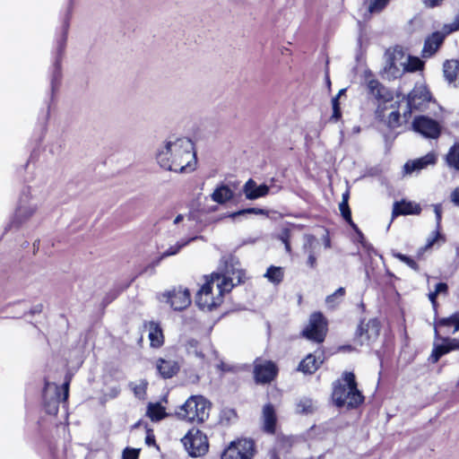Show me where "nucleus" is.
<instances>
[{
    "label": "nucleus",
    "instance_id": "nucleus-1",
    "mask_svg": "<svg viewBox=\"0 0 459 459\" xmlns=\"http://www.w3.org/2000/svg\"><path fill=\"white\" fill-rule=\"evenodd\" d=\"M245 273L242 270L225 265L223 271L214 273L196 294V305L201 309L212 310L222 302L223 294L242 282Z\"/></svg>",
    "mask_w": 459,
    "mask_h": 459
},
{
    "label": "nucleus",
    "instance_id": "nucleus-2",
    "mask_svg": "<svg viewBox=\"0 0 459 459\" xmlns=\"http://www.w3.org/2000/svg\"><path fill=\"white\" fill-rule=\"evenodd\" d=\"M159 165L167 170L189 173L195 169L194 143L188 138L168 140L157 152Z\"/></svg>",
    "mask_w": 459,
    "mask_h": 459
},
{
    "label": "nucleus",
    "instance_id": "nucleus-3",
    "mask_svg": "<svg viewBox=\"0 0 459 459\" xmlns=\"http://www.w3.org/2000/svg\"><path fill=\"white\" fill-rule=\"evenodd\" d=\"M332 398L339 408L352 409L363 403L364 396L357 388L353 373L345 372L342 379L333 383Z\"/></svg>",
    "mask_w": 459,
    "mask_h": 459
},
{
    "label": "nucleus",
    "instance_id": "nucleus-4",
    "mask_svg": "<svg viewBox=\"0 0 459 459\" xmlns=\"http://www.w3.org/2000/svg\"><path fill=\"white\" fill-rule=\"evenodd\" d=\"M211 403L202 395H192L177 411L178 418L189 422L201 423L208 419Z\"/></svg>",
    "mask_w": 459,
    "mask_h": 459
},
{
    "label": "nucleus",
    "instance_id": "nucleus-5",
    "mask_svg": "<svg viewBox=\"0 0 459 459\" xmlns=\"http://www.w3.org/2000/svg\"><path fill=\"white\" fill-rule=\"evenodd\" d=\"M38 207V202L32 198L30 195V188H24L20 196L14 216L9 224V228H19L25 224L35 214Z\"/></svg>",
    "mask_w": 459,
    "mask_h": 459
},
{
    "label": "nucleus",
    "instance_id": "nucleus-6",
    "mask_svg": "<svg viewBox=\"0 0 459 459\" xmlns=\"http://www.w3.org/2000/svg\"><path fill=\"white\" fill-rule=\"evenodd\" d=\"M181 442L191 457L204 455L209 449L206 435L197 429H191L182 437Z\"/></svg>",
    "mask_w": 459,
    "mask_h": 459
},
{
    "label": "nucleus",
    "instance_id": "nucleus-7",
    "mask_svg": "<svg viewBox=\"0 0 459 459\" xmlns=\"http://www.w3.org/2000/svg\"><path fill=\"white\" fill-rule=\"evenodd\" d=\"M431 101V95L423 84H416L406 97V110L404 117L410 115L412 110H424Z\"/></svg>",
    "mask_w": 459,
    "mask_h": 459
},
{
    "label": "nucleus",
    "instance_id": "nucleus-8",
    "mask_svg": "<svg viewBox=\"0 0 459 459\" xmlns=\"http://www.w3.org/2000/svg\"><path fill=\"white\" fill-rule=\"evenodd\" d=\"M457 351H459V338L443 337L435 329L433 349L429 357L432 363H437L444 355Z\"/></svg>",
    "mask_w": 459,
    "mask_h": 459
},
{
    "label": "nucleus",
    "instance_id": "nucleus-9",
    "mask_svg": "<svg viewBox=\"0 0 459 459\" xmlns=\"http://www.w3.org/2000/svg\"><path fill=\"white\" fill-rule=\"evenodd\" d=\"M255 454V444L251 439L232 441L222 452L221 459H252Z\"/></svg>",
    "mask_w": 459,
    "mask_h": 459
},
{
    "label": "nucleus",
    "instance_id": "nucleus-10",
    "mask_svg": "<svg viewBox=\"0 0 459 459\" xmlns=\"http://www.w3.org/2000/svg\"><path fill=\"white\" fill-rule=\"evenodd\" d=\"M327 331V324L319 312L313 313L310 316L308 325L303 330L302 334L304 337L316 342H322L325 340Z\"/></svg>",
    "mask_w": 459,
    "mask_h": 459
},
{
    "label": "nucleus",
    "instance_id": "nucleus-11",
    "mask_svg": "<svg viewBox=\"0 0 459 459\" xmlns=\"http://www.w3.org/2000/svg\"><path fill=\"white\" fill-rule=\"evenodd\" d=\"M386 60L384 67V74L388 80H393L400 77L403 72L406 71L403 60V54L401 49L394 48L388 50L385 54Z\"/></svg>",
    "mask_w": 459,
    "mask_h": 459
},
{
    "label": "nucleus",
    "instance_id": "nucleus-12",
    "mask_svg": "<svg viewBox=\"0 0 459 459\" xmlns=\"http://www.w3.org/2000/svg\"><path fill=\"white\" fill-rule=\"evenodd\" d=\"M69 28V22L66 19L63 24L62 34L56 39V56L53 65V71L51 74V91L54 92L58 89V85L61 79V56L65 48L67 31Z\"/></svg>",
    "mask_w": 459,
    "mask_h": 459
},
{
    "label": "nucleus",
    "instance_id": "nucleus-13",
    "mask_svg": "<svg viewBox=\"0 0 459 459\" xmlns=\"http://www.w3.org/2000/svg\"><path fill=\"white\" fill-rule=\"evenodd\" d=\"M412 128L425 138L437 139L441 134L442 126L427 116H418L413 119Z\"/></svg>",
    "mask_w": 459,
    "mask_h": 459
},
{
    "label": "nucleus",
    "instance_id": "nucleus-14",
    "mask_svg": "<svg viewBox=\"0 0 459 459\" xmlns=\"http://www.w3.org/2000/svg\"><path fill=\"white\" fill-rule=\"evenodd\" d=\"M277 372L278 368L273 361L261 359L255 360L254 375L256 383H270L276 377Z\"/></svg>",
    "mask_w": 459,
    "mask_h": 459
},
{
    "label": "nucleus",
    "instance_id": "nucleus-15",
    "mask_svg": "<svg viewBox=\"0 0 459 459\" xmlns=\"http://www.w3.org/2000/svg\"><path fill=\"white\" fill-rule=\"evenodd\" d=\"M380 326L377 319L373 318L368 322H361L356 333V339L360 345L369 344L379 335Z\"/></svg>",
    "mask_w": 459,
    "mask_h": 459
},
{
    "label": "nucleus",
    "instance_id": "nucleus-16",
    "mask_svg": "<svg viewBox=\"0 0 459 459\" xmlns=\"http://www.w3.org/2000/svg\"><path fill=\"white\" fill-rule=\"evenodd\" d=\"M437 157L434 152L427 153L425 156L408 160L403 166V174L411 175L412 173H420L422 169L429 166H434L437 163Z\"/></svg>",
    "mask_w": 459,
    "mask_h": 459
},
{
    "label": "nucleus",
    "instance_id": "nucleus-17",
    "mask_svg": "<svg viewBox=\"0 0 459 459\" xmlns=\"http://www.w3.org/2000/svg\"><path fill=\"white\" fill-rule=\"evenodd\" d=\"M164 297H166V302L169 303L174 310H183L191 303L189 290L181 287L169 291L167 294H164Z\"/></svg>",
    "mask_w": 459,
    "mask_h": 459
},
{
    "label": "nucleus",
    "instance_id": "nucleus-18",
    "mask_svg": "<svg viewBox=\"0 0 459 459\" xmlns=\"http://www.w3.org/2000/svg\"><path fill=\"white\" fill-rule=\"evenodd\" d=\"M368 90L379 104H385L393 100L392 92L377 80L371 79L368 82Z\"/></svg>",
    "mask_w": 459,
    "mask_h": 459
},
{
    "label": "nucleus",
    "instance_id": "nucleus-19",
    "mask_svg": "<svg viewBox=\"0 0 459 459\" xmlns=\"http://www.w3.org/2000/svg\"><path fill=\"white\" fill-rule=\"evenodd\" d=\"M242 190L247 200H255L267 195L269 186L264 184L258 186L255 180L250 178L245 183Z\"/></svg>",
    "mask_w": 459,
    "mask_h": 459
},
{
    "label": "nucleus",
    "instance_id": "nucleus-20",
    "mask_svg": "<svg viewBox=\"0 0 459 459\" xmlns=\"http://www.w3.org/2000/svg\"><path fill=\"white\" fill-rule=\"evenodd\" d=\"M446 35V32L436 31L428 37L422 49V56L425 58L432 56L443 43Z\"/></svg>",
    "mask_w": 459,
    "mask_h": 459
},
{
    "label": "nucleus",
    "instance_id": "nucleus-21",
    "mask_svg": "<svg viewBox=\"0 0 459 459\" xmlns=\"http://www.w3.org/2000/svg\"><path fill=\"white\" fill-rule=\"evenodd\" d=\"M263 429L269 434H274L277 416L275 408L272 403H266L262 410Z\"/></svg>",
    "mask_w": 459,
    "mask_h": 459
},
{
    "label": "nucleus",
    "instance_id": "nucleus-22",
    "mask_svg": "<svg viewBox=\"0 0 459 459\" xmlns=\"http://www.w3.org/2000/svg\"><path fill=\"white\" fill-rule=\"evenodd\" d=\"M445 79L455 88H459V61L447 60L443 65Z\"/></svg>",
    "mask_w": 459,
    "mask_h": 459
},
{
    "label": "nucleus",
    "instance_id": "nucleus-23",
    "mask_svg": "<svg viewBox=\"0 0 459 459\" xmlns=\"http://www.w3.org/2000/svg\"><path fill=\"white\" fill-rule=\"evenodd\" d=\"M421 208L414 202L401 201L395 202L393 208V217L398 215L420 214Z\"/></svg>",
    "mask_w": 459,
    "mask_h": 459
},
{
    "label": "nucleus",
    "instance_id": "nucleus-24",
    "mask_svg": "<svg viewBox=\"0 0 459 459\" xmlns=\"http://www.w3.org/2000/svg\"><path fill=\"white\" fill-rule=\"evenodd\" d=\"M156 368L163 378H170L179 370L178 363L172 359H160L157 360Z\"/></svg>",
    "mask_w": 459,
    "mask_h": 459
},
{
    "label": "nucleus",
    "instance_id": "nucleus-25",
    "mask_svg": "<svg viewBox=\"0 0 459 459\" xmlns=\"http://www.w3.org/2000/svg\"><path fill=\"white\" fill-rule=\"evenodd\" d=\"M198 238L199 237H193V238H189L187 239H181V240L178 241L175 245L170 246L167 250H165L160 255V257L153 260L150 266L152 268H154L155 266L160 264V263L161 262L162 259L177 255L184 247L187 246L190 242L195 240Z\"/></svg>",
    "mask_w": 459,
    "mask_h": 459
},
{
    "label": "nucleus",
    "instance_id": "nucleus-26",
    "mask_svg": "<svg viewBox=\"0 0 459 459\" xmlns=\"http://www.w3.org/2000/svg\"><path fill=\"white\" fill-rule=\"evenodd\" d=\"M149 339L151 342V346L154 348H159L163 344L164 337L162 333V330L159 324L155 322H150L149 324Z\"/></svg>",
    "mask_w": 459,
    "mask_h": 459
},
{
    "label": "nucleus",
    "instance_id": "nucleus-27",
    "mask_svg": "<svg viewBox=\"0 0 459 459\" xmlns=\"http://www.w3.org/2000/svg\"><path fill=\"white\" fill-rule=\"evenodd\" d=\"M316 238L313 236H308L306 244L304 245V249L307 252V264L310 268H316Z\"/></svg>",
    "mask_w": 459,
    "mask_h": 459
},
{
    "label": "nucleus",
    "instance_id": "nucleus-28",
    "mask_svg": "<svg viewBox=\"0 0 459 459\" xmlns=\"http://www.w3.org/2000/svg\"><path fill=\"white\" fill-rule=\"evenodd\" d=\"M317 408L316 402L308 397H302L299 400L296 406V411L300 414H312Z\"/></svg>",
    "mask_w": 459,
    "mask_h": 459
},
{
    "label": "nucleus",
    "instance_id": "nucleus-29",
    "mask_svg": "<svg viewBox=\"0 0 459 459\" xmlns=\"http://www.w3.org/2000/svg\"><path fill=\"white\" fill-rule=\"evenodd\" d=\"M321 364L315 356L308 354L299 365V370L305 374H313Z\"/></svg>",
    "mask_w": 459,
    "mask_h": 459
},
{
    "label": "nucleus",
    "instance_id": "nucleus-30",
    "mask_svg": "<svg viewBox=\"0 0 459 459\" xmlns=\"http://www.w3.org/2000/svg\"><path fill=\"white\" fill-rule=\"evenodd\" d=\"M233 193L227 186L217 187L212 194V200L218 204H224L232 198Z\"/></svg>",
    "mask_w": 459,
    "mask_h": 459
},
{
    "label": "nucleus",
    "instance_id": "nucleus-31",
    "mask_svg": "<svg viewBox=\"0 0 459 459\" xmlns=\"http://www.w3.org/2000/svg\"><path fill=\"white\" fill-rule=\"evenodd\" d=\"M147 416L152 421H159L167 416L165 408L160 403H150L147 407Z\"/></svg>",
    "mask_w": 459,
    "mask_h": 459
},
{
    "label": "nucleus",
    "instance_id": "nucleus-32",
    "mask_svg": "<svg viewBox=\"0 0 459 459\" xmlns=\"http://www.w3.org/2000/svg\"><path fill=\"white\" fill-rule=\"evenodd\" d=\"M186 352L189 356H193L195 358H197L199 359H204V354L203 352L202 348L200 347L199 342L195 339H189L187 340L184 344Z\"/></svg>",
    "mask_w": 459,
    "mask_h": 459
},
{
    "label": "nucleus",
    "instance_id": "nucleus-33",
    "mask_svg": "<svg viewBox=\"0 0 459 459\" xmlns=\"http://www.w3.org/2000/svg\"><path fill=\"white\" fill-rule=\"evenodd\" d=\"M270 282L279 284L282 281L284 271L282 267L271 265L264 275Z\"/></svg>",
    "mask_w": 459,
    "mask_h": 459
},
{
    "label": "nucleus",
    "instance_id": "nucleus-34",
    "mask_svg": "<svg viewBox=\"0 0 459 459\" xmlns=\"http://www.w3.org/2000/svg\"><path fill=\"white\" fill-rule=\"evenodd\" d=\"M446 161L448 167L459 170V143H455L450 147L446 155Z\"/></svg>",
    "mask_w": 459,
    "mask_h": 459
},
{
    "label": "nucleus",
    "instance_id": "nucleus-35",
    "mask_svg": "<svg viewBox=\"0 0 459 459\" xmlns=\"http://www.w3.org/2000/svg\"><path fill=\"white\" fill-rule=\"evenodd\" d=\"M247 214H255V215H266L268 216V211L261 208H247L242 209L238 212H230L225 217L231 218L234 221H237L240 217H244Z\"/></svg>",
    "mask_w": 459,
    "mask_h": 459
},
{
    "label": "nucleus",
    "instance_id": "nucleus-36",
    "mask_svg": "<svg viewBox=\"0 0 459 459\" xmlns=\"http://www.w3.org/2000/svg\"><path fill=\"white\" fill-rule=\"evenodd\" d=\"M345 295V289L343 287L338 288L333 294L325 298V303L329 307L333 308L336 307Z\"/></svg>",
    "mask_w": 459,
    "mask_h": 459
},
{
    "label": "nucleus",
    "instance_id": "nucleus-37",
    "mask_svg": "<svg viewBox=\"0 0 459 459\" xmlns=\"http://www.w3.org/2000/svg\"><path fill=\"white\" fill-rule=\"evenodd\" d=\"M344 91H345L344 89L340 90L338 94L334 98H333V100H332L333 115H332L330 119L332 121H333V122L338 121L341 118V117H342L339 98H340V96L342 94H343Z\"/></svg>",
    "mask_w": 459,
    "mask_h": 459
},
{
    "label": "nucleus",
    "instance_id": "nucleus-38",
    "mask_svg": "<svg viewBox=\"0 0 459 459\" xmlns=\"http://www.w3.org/2000/svg\"><path fill=\"white\" fill-rule=\"evenodd\" d=\"M423 65V62L419 57L408 56L404 67L408 72H415L421 70Z\"/></svg>",
    "mask_w": 459,
    "mask_h": 459
},
{
    "label": "nucleus",
    "instance_id": "nucleus-39",
    "mask_svg": "<svg viewBox=\"0 0 459 459\" xmlns=\"http://www.w3.org/2000/svg\"><path fill=\"white\" fill-rule=\"evenodd\" d=\"M340 212L342 213V216L343 219L353 228L356 229L357 226L353 223L351 220V212L349 208L348 200L344 199L342 201V203L339 205Z\"/></svg>",
    "mask_w": 459,
    "mask_h": 459
},
{
    "label": "nucleus",
    "instance_id": "nucleus-40",
    "mask_svg": "<svg viewBox=\"0 0 459 459\" xmlns=\"http://www.w3.org/2000/svg\"><path fill=\"white\" fill-rule=\"evenodd\" d=\"M438 240H442V242H445V237L440 234V230H436L431 233V235L428 238L426 245L421 248L422 250H427L434 246L436 242Z\"/></svg>",
    "mask_w": 459,
    "mask_h": 459
},
{
    "label": "nucleus",
    "instance_id": "nucleus-41",
    "mask_svg": "<svg viewBox=\"0 0 459 459\" xmlns=\"http://www.w3.org/2000/svg\"><path fill=\"white\" fill-rule=\"evenodd\" d=\"M147 382L141 380L138 384H131L132 390L134 395L139 399H143L146 394Z\"/></svg>",
    "mask_w": 459,
    "mask_h": 459
},
{
    "label": "nucleus",
    "instance_id": "nucleus-42",
    "mask_svg": "<svg viewBox=\"0 0 459 459\" xmlns=\"http://www.w3.org/2000/svg\"><path fill=\"white\" fill-rule=\"evenodd\" d=\"M455 323V313L447 317H442L435 321L434 330L441 327H452Z\"/></svg>",
    "mask_w": 459,
    "mask_h": 459
},
{
    "label": "nucleus",
    "instance_id": "nucleus-43",
    "mask_svg": "<svg viewBox=\"0 0 459 459\" xmlns=\"http://www.w3.org/2000/svg\"><path fill=\"white\" fill-rule=\"evenodd\" d=\"M393 255L394 257L398 258L400 261H402L404 264H406L410 268L413 269L414 271H418L419 270L418 264L412 258H411L410 256H407V255H403L401 253H395V252H393Z\"/></svg>",
    "mask_w": 459,
    "mask_h": 459
},
{
    "label": "nucleus",
    "instance_id": "nucleus-44",
    "mask_svg": "<svg viewBox=\"0 0 459 459\" xmlns=\"http://www.w3.org/2000/svg\"><path fill=\"white\" fill-rule=\"evenodd\" d=\"M389 0H370L368 5L369 13H378L381 12L385 5L388 4Z\"/></svg>",
    "mask_w": 459,
    "mask_h": 459
},
{
    "label": "nucleus",
    "instance_id": "nucleus-45",
    "mask_svg": "<svg viewBox=\"0 0 459 459\" xmlns=\"http://www.w3.org/2000/svg\"><path fill=\"white\" fill-rule=\"evenodd\" d=\"M400 112L398 110L392 111L387 118V126L390 128H395L400 126Z\"/></svg>",
    "mask_w": 459,
    "mask_h": 459
},
{
    "label": "nucleus",
    "instance_id": "nucleus-46",
    "mask_svg": "<svg viewBox=\"0 0 459 459\" xmlns=\"http://www.w3.org/2000/svg\"><path fill=\"white\" fill-rule=\"evenodd\" d=\"M139 453V449L126 447L123 451L122 459H138Z\"/></svg>",
    "mask_w": 459,
    "mask_h": 459
},
{
    "label": "nucleus",
    "instance_id": "nucleus-47",
    "mask_svg": "<svg viewBox=\"0 0 459 459\" xmlns=\"http://www.w3.org/2000/svg\"><path fill=\"white\" fill-rule=\"evenodd\" d=\"M55 389L56 391L57 397L54 400L53 403L52 404H48V406L47 408V411L49 414H56V413H57V411H58L57 403H58L59 400L61 399L60 394H59V391H58V387L55 386Z\"/></svg>",
    "mask_w": 459,
    "mask_h": 459
},
{
    "label": "nucleus",
    "instance_id": "nucleus-48",
    "mask_svg": "<svg viewBox=\"0 0 459 459\" xmlns=\"http://www.w3.org/2000/svg\"><path fill=\"white\" fill-rule=\"evenodd\" d=\"M433 210L436 215V228L440 230L441 227V220H442V206L439 204L433 205Z\"/></svg>",
    "mask_w": 459,
    "mask_h": 459
},
{
    "label": "nucleus",
    "instance_id": "nucleus-49",
    "mask_svg": "<svg viewBox=\"0 0 459 459\" xmlns=\"http://www.w3.org/2000/svg\"><path fill=\"white\" fill-rule=\"evenodd\" d=\"M444 30L446 34L459 30V16H456L452 23L445 25Z\"/></svg>",
    "mask_w": 459,
    "mask_h": 459
},
{
    "label": "nucleus",
    "instance_id": "nucleus-50",
    "mask_svg": "<svg viewBox=\"0 0 459 459\" xmlns=\"http://www.w3.org/2000/svg\"><path fill=\"white\" fill-rule=\"evenodd\" d=\"M217 368L221 371V372H233L236 370V367L235 366H231V365H229V364H226L222 361H221Z\"/></svg>",
    "mask_w": 459,
    "mask_h": 459
},
{
    "label": "nucleus",
    "instance_id": "nucleus-51",
    "mask_svg": "<svg viewBox=\"0 0 459 459\" xmlns=\"http://www.w3.org/2000/svg\"><path fill=\"white\" fill-rule=\"evenodd\" d=\"M447 290H448V286L446 283L445 282H439L436 285L435 287V292L437 294H441V293H444V294H446L447 293Z\"/></svg>",
    "mask_w": 459,
    "mask_h": 459
},
{
    "label": "nucleus",
    "instance_id": "nucleus-52",
    "mask_svg": "<svg viewBox=\"0 0 459 459\" xmlns=\"http://www.w3.org/2000/svg\"><path fill=\"white\" fill-rule=\"evenodd\" d=\"M452 203L459 207V186L451 194Z\"/></svg>",
    "mask_w": 459,
    "mask_h": 459
},
{
    "label": "nucleus",
    "instance_id": "nucleus-53",
    "mask_svg": "<svg viewBox=\"0 0 459 459\" xmlns=\"http://www.w3.org/2000/svg\"><path fill=\"white\" fill-rule=\"evenodd\" d=\"M437 295L438 294H437L435 291L429 293V299L430 300L435 312H437Z\"/></svg>",
    "mask_w": 459,
    "mask_h": 459
},
{
    "label": "nucleus",
    "instance_id": "nucleus-54",
    "mask_svg": "<svg viewBox=\"0 0 459 459\" xmlns=\"http://www.w3.org/2000/svg\"><path fill=\"white\" fill-rule=\"evenodd\" d=\"M428 7H435L439 5L444 0H422Z\"/></svg>",
    "mask_w": 459,
    "mask_h": 459
},
{
    "label": "nucleus",
    "instance_id": "nucleus-55",
    "mask_svg": "<svg viewBox=\"0 0 459 459\" xmlns=\"http://www.w3.org/2000/svg\"><path fill=\"white\" fill-rule=\"evenodd\" d=\"M62 388L64 390V394H63L62 400L66 401L68 398V394H69V382L68 381L65 382L62 385Z\"/></svg>",
    "mask_w": 459,
    "mask_h": 459
},
{
    "label": "nucleus",
    "instance_id": "nucleus-56",
    "mask_svg": "<svg viewBox=\"0 0 459 459\" xmlns=\"http://www.w3.org/2000/svg\"><path fill=\"white\" fill-rule=\"evenodd\" d=\"M454 330L452 331V333H455L457 331H459V313H455V323L453 324Z\"/></svg>",
    "mask_w": 459,
    "mask_h": 459
},
{
    "label": "nucleus",
    "instance_id": "nucleus-57",
    "mask_svg": "<svg viewBox=\"0 0 459 459\" xmlns=\"http://www.w3.org/2000/svg\"><path fill=\"white\" fill-rule=\"evenodd\" d=\"M145 443L148 445V446H152V445H154L155 444V437H154V435L152 434V433H148L146 437H145Z\"/></svg>",
    "mask_w": 459,
    "mask_h": 459
},
{
    "label": "nucleus",
    "instance_id": "nucleus-58",
    "mask_svg": "<svg viewBox=\"0 0 459 459\" xmlns=\"http://www.w3.org/2000/svg\"><path fill=\"white\" fill-rule=\"evenodd\" d=\"M42 305L39 304V305H37L34 307V308L30 311L31 314H35V313H40L41 310H42Z\"/></svg>",
    "mask_w": 459,
    "mask_h": 459
},
{
    "label": "nucleus",
    "instance_id": "nucleus-59",
    "mask_svg": "<svg viewBox=\"0 0 459 459\" xmlns=\"http://www.w3.org/2000/svg\"><path fill=\"white\" fill-rule=\"evenodd\" d=\"M184 220V216L182 214H178L175 220H174V224H178L179 222H181L182 221Z\"/></svg>",
    "mask_w": 459,
    "mask_h": 459
},
{
    "label": "nucleus",
    "instance_id": "nucleus-60",
    "mask_svg": "<svg viewBox=\"0 0 459 459\" xmlns=\"http://www.w3.org/2000/svg\"><path fill=\"white\" fill-rule=\"evenodd\" d=\"M282 241L284 242V245H285V248L288 252L290 251V243L288 242L287 239H285L284 238H282Z\"/></svg>",
    "mask_w": 459,
    "mask_h": 459
},
{
    "label": "nucleus",
    "instance_id": "nucleus-61",
    "mask_svg": "<svg viewBox=\"0 0 459 459\" xmlns=\"http://www.w3.org/2000/svg\"><path fill=\"white\" fill-rule=\"evenodd\" d=\"M118 393H119V390H118V389H113V390H112V394H113V396H114V397H115V396H117Z\"/></svg>",
    "mask_w": 459,
    "mask_h": 459
},
{
    "label": "nucleus",
    "instance_id": "nucleus-62",
    "mask_svg": "<svg viewBox=\"0 0 459 459\" xmlns=\"http://www.w3.org/2000/svg\"><path fill=\"white\" fill-rule=\"evenodd\" d=\"M325 246L326 248L330 247V240L329 239L325 240Z\"/></svg>",
    "mask_w": 459,
    "mask_h": 459
},
{
    "label": "nucleus",
    "instance_id": "nucleus-63",
    "mask_svg": "<svg viewBox=\"0 0 459 459\" xmlns=\"http://www.w3.org/2000/svg\"><path fill=\"white\" fill-rule=\"evenodd\" d=\"M347 199L348 200V194H344L342 196V200Z\"/></svg>",
    "mask_w": 459,
    "mask_h": 459
}]
</instances>
